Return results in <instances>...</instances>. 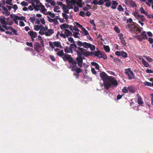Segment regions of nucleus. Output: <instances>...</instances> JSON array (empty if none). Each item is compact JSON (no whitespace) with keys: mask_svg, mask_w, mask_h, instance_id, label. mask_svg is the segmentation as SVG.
I'll return each instance as SVG.
<instances>
[{"mask_svg":"<svg viewBox=\"0 0 153 153\" xmlns=\"http://www.w3.org/2000/svg\"><path fill=\"white\" fill-rule=\"evenodd\" d=\"M100 76L103 81H106L105 86L107 89L112 86H115L117 85V82L114 77L108 76L105 73L102 72L101 73Z\"/></svg>","mask_w":153,"mask_h":153,"instance_id":"1","label":"nucleus"},{"mask_svg":"<svg viewBox=\"0 0 153 153\" xmlns=\"http://www.w3.org/2000/svg\"><path fill=\"white\" fill-rule=\"evenodd\" d=\"M10 17L13 19L15 23L17 25L19 24L18 21L20 20L19 23V25L21 27H23L25 25L23 22L21 21V20H24L25 17H20L15 15L12 14L10 15Z\"/></svg>","mask_w":153,"mask_h":153,"instance_id":"2","label":"nucleus"},{"mask_svg":"<svg viewBox=\"0 0 153 153\" xmlns=\"http://www.w3.org/2000/svg\"><path fill=\"white\" fill-rule=\"evenodd\" d=\"M70 47L71 48L72 51H73V50H74L77 54L78 56H79L80 53H82L83 51V48L80 47H78L76 45L75 43L70 44Z\"/></svg>","mask_w":153,"mask_h":153,"instance_id":"3","label":"nucleus"},{"mask_svg":"<svg viewBox=\"0 0 153 153\" xmlns=\"http://www.w3.org/2000/svg\"><path fill=\"white\" fill-rule=\"evenodd\" d=\"M125 74L128 79L130 80L135 78L134 74L130 68L125 69Z\"/></svg>","mask_w":153,"mask_h":153,"instance_id":"4","label":"nucleus"},{"mask_svg":"<svg viewBox=\"0 0 153 153\" xmlns=\"http://www.w3.org/2000/svg\"><path fill=\"white\" fill-rule=\"evenodd\" d=\"M49 45L52 48L54 49L55 47L62 48V47L61 43L59 41H55L53 42H49Z\"/></svg>","mask_w":153,"mask_h":153,"instance_id":"5","label":"nucleus"},{"mask_svg":"<svg viewBox=\"0 0 153 153\" xmlns=\"http://www.w3.org/2000/svg\"><path fill=\"white\" fill-rule=\"evenodd\" d=\"M35 2L36 3V6L38 8L39 10H40L45 15L47 13V10L45 8L44 6H43L41 3L39 2V1L38 0V2Z\"/></svg>","mask_w":153,"mask_h":153,"instance_id":"6","label":"nucleus"},{"mask_svg":"<svg viewBox=\"0 0 153 153\" xmlns=\"http://www.w3.org/2000/svg\"><path fill=\"white\" fill-rule=\"evenodd\" d=\"M83 48L86 49L89 48L91 51L94 50L95 49V46L93 45L86 42H84Z\"/></svg>","mask_w":153,"mask_h":153,"instance_id":"7","label":"nucleus"},{"mask_svg":"<svg viewBox=\"0 0 153 153\" xmlns=\"http://www.w3.org/2000/svg\"><path fill=\"white\" fill-rule=\"evenodd\" d=\"M28 34L30 36L32 41H34V39L37 37V34L36 32H34L33 31L30 30L28 32Z\"/></svg>","mask_w":153,"mask_h":153,"instance_id":"8","label":"nucleus"},{"mask_svg":"<svg viewBox=\"0 0 153 153\" xmlns=\"http://www.w3.org/2000/svg\"><path fill=\"white\" fill-rule=\"evenodd\" d=\"M137 24L134 22L131 24H128L127 25L126 28H129L131 30L135 31L136 27H137Z\"/></svg>","mask_w":153,"mask_h":153,"instance_id":"9","label":"nucleus"},{"mask_svg":"<svg viewBox=\"0 0 153 153\" xmlns=\"http://www.w3.org/2000/svg\"><path fill=\"white\" fill-rule=\"evenodd\" d=\"M76 1V0H66V2L68 5V7L69 9L73 8V5L75 4Z\"/></svg>","mask_w":153,"mask_h":153,"instance_id":"10","label":"nucleus"},{"mask_svg":"<svg viewBox=\"0 0 153 153\" xmlns=\"http://www.w3.org/2000/svg\"><path fill=\"white\" fill-rule=\"evenodd\" d=\"M128 92L131 94L134 92V89L131 86H129L128 88L125 87V93Z\"/></svg>","mask_w":153,"mask_h":153,"instance_id":"11","label":"nucleus"},{"mask_svg":"<svg viewBox=\"0 0 153 153\" xmlns=\"http://www.w3.org/2000/svg\"><path fill=\"white\" fill-rule=\"evenodd\" d=\"M6 25H1V24L0 23V30L2 32H4L5 31L4 30V28L6 30H11V28L10 27H8L6 26Z\"/></svg>","mask_w":153,"mask_h":153,"instance_id":"12","label":"nucleus"},{"mask_svg":"<svg viewBox=\"0 0 153 153\" xmlns=\"http://www.w3.org/2000/svg\"><path fill=\"white\" fill-rule=\"evenodd\" d=\"M69 62L71 64V65L70 66V68H71V69L73 68H74L76 67V62L72 59V58L70 60Z\"/></svg>","mask_w":153,"mask_h":153,"instance_id":"13","label":"nucleus"},{"mask_svg":"<svg viewBox=\"0 0 153 153\" xmlns=\"http://www.w3.org/2000/svg\"><path fill=\"white\" fill-rule=\"evenodd\" d=\"M2 13L5 16H8L10 15V13L8 11L7 9L4 6H2Z\"/></svg>","mask_w":153,"mask_h":153,"instance_id":"14","label":"nucleus"},{"mask_svg":"<svg viewBox=\"0 0 153 153\" xmlns=\"http://www.w3.org/2000/svg\"><path fill=\"white\" fill-rule=\"evenodd\" d=\"M54 33V30L52 29H48L46 27L45 35L46 36H50Z\"/></svg>","mask_w":153,"mask_h":153,"instance_id":"15","label":"nucleus"},{"mask_svg":"<svg viewBox=\"0 0 153 153\" xmlns=\"http://www.w3.org/2000/svg\"><path fill=\"white\" fill-rule=\"evenodd\" d=\"M76 59L77 61L78 65L80 67H82V58L80 56H78V57Z\"/></svg>","mask_w":153,"mask_h":153,"instance_id":"16","label":"nucleus"},{"mask_svg":"<svg viewBox=\"0 0 153 153\" xmlns=\"http://www.w3.org/2000/svg\"><path fill=\"white\" fill-rule=\"evenodd\" d=\"M62 58L63 59V60L65 61L66 60H68V62L72 58L71 57L70 55H69L67 54H64V55L62 57Z\"/></svg>","mask_w":153,"mask_h":153,"instance_id":"17","label":"nucleus"},{"mask_svg":"<svg viewBox=\"0 0 153 153\" xmlns=\"http://www.w3.org/2000/svg\"><path fill=\"white\" fill-rule=\"evenodd\" d=\"M62 32L64 33L67 37L72 35V32L68 29H65L63 30Z\"/></svg>","mask_w":153,"mask_h":153,"instance_id":"18","label":"nucleus"},{"mask_svg":"<svg viewBox=\"0 0 153 153\" xmlns=\"http://www.w3.org/2000/svg\"><path fill=\"white\" fill-rule=\"evenodd\" d=\"M62 9L63 10V12L64 13H69V11L68 9H70L68 7V5L67 6H66L65 5H62Z\"/></svg>","mask_w":153,"mask_h":153,"instance_id":"19","label":"nucleus"},{"mask_svg":"<svg viewBox=\"0 0 153 153\" xmlns=\"http://www.w3.org/2000/svg\"><path fill=\"white\" fill-rule=\"evenodd\" d=\"M46 29V28L43 27H42L39 32V34L40 35H45Z\"/></svg>","mask_w":153,"mask_h":153,"instance_id":"20","label":"nucleus"},{"mask_svg":"<svg viewBox=\"0 0 153 153\" xmlns=\"http://www.w3.org/2000/svg\"><path fill=\"white\" fill-rule=\"evenodd\" d=\"M65 51L67 53H73L72 50H71V48L70 47H66L65 49Z\"/></svg>","mask_w":153,"mask_h":153,"instance_id":"21","label":"nucleus"},{"mask_svg":"<svg viewBox=\"0 0 153 153\" xmlns=\"http://www.w3.org/2000/svg\"><path fill=\"white\" fill-rule=\"evenodd\" d=\"M115 54L118 56H122L123 58L124 57V52L123 51L120 52L119 51H117L115 52Z\"/></svg>","mask_w":153,"mask_h":153,"instance_id":"22","label":"nucleus"},{"mask_svg":"<svg viewBox=\"0 0 153 153\" xmlns=\"http://www.w3.org/2000/svg\"><path fill=\"white\" fill-rule=\"evenodd\" d=\"M91 3L94 4L102 5V2L101 1H99L98 0H93L92 1H91Z\"/></svg>","mask_w":153,"mask_h":153,"instance_id":"23","label":"nucleus"},{"mask_svg":"<svg viewBox=\"0 0 153 153\" xmlns=\"http://www.w3.org/2000/svg\"><path fill=\"white\" fill-rule=\"evenodd\" d=\"M60 27L61 29H67L69 27L68 25L66 24H64L60 25Z\"/></svg>","mask_w":153,"mask_h":153,"instance_id":"24","label":"nucleus"},{"mask_svg":"<svg viewBox=\"0 0 153 153\" xmlns=\"http://www.w3.org/2000/svg\"><path fill=\"white\" fill-rule=\"evenodd\" d=\"M140 59H141L142 62L145 67H147L149 66V64L148 62L146 61L143 58H140Z\"/></svg>","mask_w":153,"mask_h":153,"instance_id":"25","label":"nucleus"},{"mask_svg":"<svg viewBox=\"0 0 153 153\" xmlns=\"http://www.w3.org/2000/svg\"><path fill=\"white\" fill-rule=\"evenodd\" d=\"M66 13H62V16L63 18L65 20L66 22H67L68 21V19L69 16Z\"/></svg>","mask_w":153,"mask_h":153,"instance_id":"26","label":"nucleus"},{"mask_svg":"<svg viewBox=\"0 0 153 153\" xmlns=\"http://www.w3.org/2000/svg\"><path fill=\"white\" fill-rule=\"evenodd\" d=\"M7 21H6V22L5 25H11L13 24V22L12 20H10L8 18H7Z\"/></svg>","mask_w":153,"mask_h":153,"instance_id":"27","label":"nucleus"},{"mask_svg":"<svg viewBox=\"0 0 153 153\" xmlns=\"http://www.w3.org/2000/svg\"><path fill=\"white\" fill-rule=\"evenodd\" d=\"M91 65L94 66L95 68L97 70H99V65H98V64L97 63L94 62H91Z\"/></svg>","mask_w":153,"mask_h":153,"instance_id":"28","label":"nucleus"},{"mask_svg":"<svg viewBox=\"0 0 153 153\" xmlns=\"http://www.w3.org/2000/svg\"><path fill=\"white\" fill-rule=\"evenodd\" d=\"M83 54L84 56H88L90 55V52H85L84 51V49H83V51L82 53H79V56H80L81 54Z\"/></svg>","mask_w":153,"mask_h":153,"instance_id":"29","label":"nucleus"},{"mask_svg":"<svg viewBox=\"0 0 153 153\" xmlns=\"http://www.w3.org/2000/svg\"><path fill=\"white\" fill-rule=\"evenodd\" d=\"M71 70L72 71H76V72L77 73H79L82 71L81 69L80 68H77L76 67L74 68H72Z\"/></svg>","mask_w":153,"mask_h":153,"instance_id":"30","label":"nucleus"},{"mask_svg":"<svg viewBox=\"0 0 153 153\" xmlns=\"http://www.w3.org/2000/svg\"><path fill=\"white\" fill-rule=\"evenodd\" d=\"M82 0H76L75 4L79 7H82Z\"/></svg>","mask_w":153,"mask_h":153,"instance_id":"31","label":"nucleus"},{"mask_svg":"<svg viewBox=\"0 0 153 153\" xmlns=\"http://www.w3.org/2000/svg\"><path fill=\"white\" fill-rule=\"evenodd\" d=\"M56 54L59 56L62 57L64 55V53L63 50H61L57 52Z\"/></svg>","mask_w":153,"mask_h":153,"instance_id":"32","label":"nucleus"},{"mask_svg":"<svg viewBox=\"0 0 153 153\" xmlns=\"http://www.w3.org/2000/svg\"><path fill=\"white\" fill-rule=\"evenodd\" d=\"M93 54L94 56H96L98 58H101L102 57V55L101 53L99 51L96 52L94 53H93Z\"/></svg>","mask_w":153,"mask_h":153,"instance_id":"33","label":"nucleus"},{"mask_svg":"<svg viewBox=\"0 0 153 153\" xmlns=\"http://www.w3.org/2000/svg\"><path fill=\"white\" fill-rule=\"evenodd\" d=\"M0 22L2 25H5L6 22V21L5 20V17L4 16L1 17V20H0Z\"/></svg>","mask_w":153,"mask_h":153,"instance_id":"34","label":"nucleus"},{"mask_svg":"<svg viewBox=\"0 0 153 153\" xmlns=\"http://www.w3.org/2000/svg\"><path fill=\"white\" fill-rule=\"evenodd\" d=\"M42 27V25H35L34 26V29L35 30L38 31Z\"/></svg>","mask_w":153,"mask_h":153,"instance_id":"35","label":"nucleus"},{"mask_svg":"<svg viewBox=\"0 0 153 153\" xmlns=\"http://www.w3.org/2000/svg\"><path fill=\"white\" fill-rule=\"evenodd\" d=\"M59 9L60 7L58 6H56L54 7L53 11L54 12L58 13L60 12Z\"/></svg>","mask_w":153,"mask_h":153,"instance_id":"36","label":"nucleus"},{"mask_svg":"<svg viewBox=\"0 0 153 153\" xmlns=\"http://www.w3.org/2000/svg\"><path fill=\"white\" fill-rule=\"evenodd\" d=\"M47 13L45 15H48L51 18H53L55 17V15L54 13H51V12H47Z\"/></svg>","mask_w":153,"mask_h":153,"instance_id":"37","label":"nucleus"},{"mask_svg":"<svg viewBox=\"0 0 153 153\" xmlns=\"http://www.w3.org/2000/svg\"><path fill=\"white\" fill-rule=\"evenodd\" d=\"M118 36L119 37L120 39L121 40L123 44H124V41L123 40V34H119Z\"/></svg>","mask_w":153,"mask_h":153,"instance_id":"38","label":"nucleus"},{"mask_svg":"<svg viewBox=\"0 0 153 153\" xmlns=\"http://www.w3.org/2000/svg\"><path fill=\"white\" fill-rule=\"evenodd\" d=\"M139 11H140L141 13L146 14L147 16H148L147 13L145 11L143 7H141L139 10Z\"/></svg>","mask_w":153,"mask_h":153,"instance_id":"39","label":"nucleus"},{"mask_svg":"<svg viewBox=\"0 0 153 153\" xmlns=\"http://www.w3.org/2000/svg\"><path fill=\"white\" fill-rule=\"evenodd\" d=\"M80 31V32H82V31H80L77 28V27L76 26H74V30L73 33L74 32H79Z\"/></svg>","mask_w":153,"mask_h":153,"instance_id":"40","label":"nucleus"},{"mask_svg":"<svg viewBox=\"0 0 153 153\" xmlns=\"http://www.w3.org/2000/svg\"><path fill=\"white\" fill-rule=\"evenodd\" d=\"M10 28H11L10 30L13 32L14 34L16 35H18V34L17 33V30H15L12 27Z\"/></svg>","mask_w":153,"mask_h":153,"instance_id":"41","label":"nucleus"},{"mask_svg":"<svg viewBox=\"0 0 153 153\" xmlns=\"http://www.w3.org/2000/svg\"><path fill=\"white\" fill-rule=\"evenodd\" d=\"M81 29L83 31L85 35V36L87 35V36L88 35V32L87 31V30H85V28H84L83 27H82V28H81Z\"/></svg>","mask_w":153,"mask_h":153,"instance_id":"42","label":"nucleus"},{"mask_svg":"<svg viewBox=\"0 0 153 153\" xmlns=\"http://www.w3.org/2000/svg\"><path fill=\"white\" fill-rule=\"evenodd\" d=\"M137 102L139 104L141 105L143 103L141 97H139V98H138Z\"/></svg>","mask_w":153,"mask_h":153,"instance_id":"43","label":"nucleus"},{"mask_svg":"<svg viewBox=\"0 0 153 153\" xmlns=\"http://www.w3.org/2000/svg\"><path fill=\"white\" fill-rule=\"evenodd\" d=\"M12 5V8L14 9V12H15L18 9V7L17 6L16 4H11Z\"/></svg>","mask_w":153,"mask_h":153,"instance_id":"44","label":"nucleus"},{"mask_svg":"<svg viewBox=\"0 0 153 153\" xmlns=\"http://www.w3.org/2000/svg\"><path fill=\"white\" fill-rule=\"evenodd\" d=\"M79 32H76L73 33V35L75 38H79Z\"/></svg>","mask_w":153,"mask_h":153,"instance_id":"45","label":"nucleus"},{"mask_svg":"<svg viewBox=\"0 0 153 153\" xmlns=\"http://www.w3.org/2000/svg\"><path fill=\"white\" fill-rule=\"evenodd\" d=\"M132 2V1L131 0H125V4L128 5L131 4Z\"/></svg>","mask_w":153,"mask_h":153,"instance_id":"46","label":"nucleus"},{"mask_svg":"<svg viewBox=\"0 0 153 153\" xmlns=\"http://www.w3.org/2000/svg\"><path fill=\"white\" fill-rule=\"evenodd\" d=\"M36 18H35L34 17H30V18L29 20L33 24H34V22L35 21V19Z\"/></svg>","mask_w":153,"mask_h":153,"instance_id":"47","label":"nucleus"},{"mask_svg":"<svg viewBox=\"0 0 153 153\" xmlns=\"http://www.w3.org/2000/svg\"><path fill=\"white\" fill-rule=\"evenodd\" d=\"M83 44L84 42H82L80 41H78L77 42V45L79 46L80 47L82 46H83Z\"/></svg>","mask_w":153,"mask_h":153,"instance_id":"48","label":"nucleus"},{"mask_svg":"<svg viewBox=\"0 0 153 153\" xmlns=\"http://www.w3.org/2000/svg\"><path fill=\"white\" fill-rule=\"evenodd\" d=\"M104 48L106 52H108L110 51V48L108 46L104 45Z\"/></svg>","mask_w":153,"mask_h":153,"instance_id":"49","label":"nucleus"},{"mask_svg":"<svg viewBox=\"0 0 153 153\" xmlns=\"http://www.w3.org/2000/svg\"><path fill=\"white\" fill-rule=\"evenodd\" d=\"M112 2L113 4H114V5L111 6V8L113 9H114L116 8V5H117V3L116 1H112Z\"/></svg>","mask_w":153,"mask_h":153,"instance_id":"50","label":"nucleus"},{"mask_svg":"<svg viewBox=\"0 0 153 153\" xmlns=\"http://www.w3.org/2000/svg\"><path fill=\"white\" fill-rule=\"evenodd\" d=\"M138 19H140L141 21H143V20H144L145 19L144 18V16L143 15H139V17H138Z\"/></svg>","mask_w":153,"mask_h":153,"instance_id":"51","label":"nucleus"},{"mask_svg":"<svg viewBox=\"0 0 153 153\" xmlns=\"http://www.w3.org/2000/svg\"><path fill=\"white\" fill-rule=\"evenodd\" d=\"M68 40L72 44H73L75 43V41H74L73 38L71 37H69L68 38Z\"/></svg>","mask_w":153,"mask_h":153,"instance_id":"52","label":"nucleus"},{"mask_svg":"<svg viewBox=\"0 0 153 153\" xmlns=\"http://www.w3.org/2000/svg\"><path fill=\"white\" fill-rule=\"evenodd\" d=\"M144 84L145 85H146L148 86H151L152 85V84L151 83L147 82V81H145L144 82Z\"/></svg>","mask_w":153,"mask_h":153,"instance_id":"53","label":"nucleus"},{"mask_svg":"<svg viewBox=\"0 0 153 153\" xmlns=\"http://www.w3.org/2000/svg\"><path fill=\"white\" fill-rule=\"evenodd\" d=\"M134 22H132V19L131 18H129L128 19H127V20L126 23H130L131 24H132V23H133Z\"/></svg>","mask_w":153,"mask_h":153,"instance_id":"54","label":"nucleus"},{"mask_svg":"<svg viewBox=\"0 0 153 153\" xmlns=\"http://www.w3.org/2000/svg\"><path fill=\"white\" fill-rule=\"evenodd\" d=\"M58 19L61 23H64L65 21V20L63 18H58Z\"/></svg>","mask_w":153,"mask_h":153,"instance_id":"55","label":"nucleus"},{"mask_svg":"<svg viewBox=\"0 0 153 153\" xmlns=\"http://www.w3.org/2000/svg\"><path fill=\"white\" fill-rule=\"evenodd\" d=\"M21 4L22 6H27L28 4L26 2L24 1L22 2Z\"/></svg>","mask_w":153,"mask_h":153,"instance_id":"56","label":"nucleus"},{"mask_svg":"<svg viewBox=\"0 0 153 153\" xmlns=\"http://www.w3.org/2000/svg\"><path fill=\"white\" fill-rule=\"evenodd\" d=\"M42 24H45V20L44 18L43 17L41 18L40 19V20Z\"/></svg>","mask_w":153,"mask_h":153,"instance_id":"57","label":"nucleus"},{"mask_svg":"<svg viewBox=\"0 0 153 153\" xmlns=\"http://www.w3.org/2000/svg\"><path fill=\"white\" fill-rule=\"evenodd\" d=\"M141 35L143 36L144 38H147V35L145 31H143Z\"/></svg>","mask_w":153,"mask_h":153,"instance_id":"58","label":"nucleus"},{"mask_svg":"<svg viewBox=\"0 0 153 153\" xmlns=\"http://www.w3.org/2000/svg\"><path fill=\"white\" fill-rule=\"evenodd\" d=\"M52 23H53L54 25H57L58 24V22L57 20V19L56 18H54Z\"/></svg>","mask_w":153,"mask_h":153,"instance_id":"59","label":"nucleus"},{"mask_svg":"<svg viewBox=\"0 0 153 153\" xmlns=\"http://www.w3.org/2000/svg\"><path fill=\"white\" fill-rule=\"evenodd\" d=\"M49 57L52 61H55L54 57L53 56L50 55H49Z\"/></svg>","mask_w":153,"mask_h":153,"instance_id":"60","label":"nucleus"},{"mask_svg":"<svg viewBox=\"0 0 153 153\" xmlns=\"http://www.w3.org/2000/svg\"><path fill=\"white\" fill-rule=\"evenodd\" d=\"M48 18V21L50 22H53V21L54 19H52L50 18L49 16H48L47 17Z\"/></svg>","mask_w":153,"mask_h":153,"instance_id":"61","label":"nucleus"},{"mask_svg":"<svg viewBox=\"0 0 153 153\" xmlns=\"http://www.w3.org/2000/svg\"><path fill=\"white\" fill-rule=\"evenodd\" d=\"M90 22L91 24L93 25L95 27V28H96V25L94 23V20H91L90 21Z\"/></svg>","mask_w":153,"mask_h":153,"instance_id":"62","label":"nucleus"},{"mask_svg":"<svg viewBox=\"0 0 153 153\" xmlns=\"http://www.w3.org/2000/svg\"><path fill=\"white\" fill-rule=\"evenodd\" d=\"M134 16L137 19H138V17H139V15L137 13V12H135L134 13Z\"/></svg>","mask_w":153,"mask_h":153,"instance_id":"63","label":"nucleus"},{"mask_svg":"<svg viewBox=\"0 0 153 153\" xmlns=\"http://www.w3.org/2000/svg\"><path fill=\"white\" fill-rule=\"evenodd\" d=\"M118 10L119 11H121L123 10V9L121 5H119L118 7Z\"/></svg>","mask_w":153,"mask_h":153,"instance_id":"64","label":"nucleus"}]
</instances>
